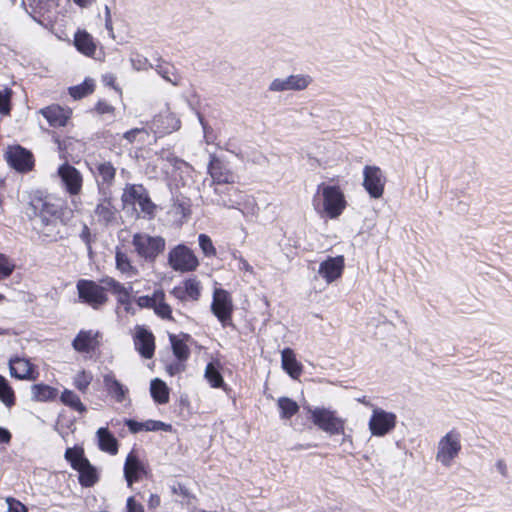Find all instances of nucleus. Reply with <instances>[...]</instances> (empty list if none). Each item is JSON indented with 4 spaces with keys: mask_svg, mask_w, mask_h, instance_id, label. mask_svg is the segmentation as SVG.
<instances>
[{
    "mask_svg": "<svg viewBox=\"0 0 512 512\" xmlns=\"http://www.w3.org/2000/svg\"><path fill=\"white\" fill-rule=\"evenodd\" d=\"M124 208L131 207L135 218L152 220L156 216L157 206L150 198L148 190L142 184H126L121 196Z\"/></svg>",
    "mask_w": 512,
    "mask_h": 512,
    "instance_id": "f257e3e1",
    "label": "nucleus"
},
{
    "mask_svg": "<svg viewBox=\"0 0 512 512\" xmlns=\"http://www.w3.org/2000/svg\"><path fill=\"white\" fill-rule=\"evenodd\" d=\"M346 205L345 196L338 186L324 183L318 185L317 195L313 198V206L318 213L336 219L343 213Z\"/></svg>",
    "mask_w": 512,
    "mask_h": 512,
    "instance_id": "f03ea898",
    "label": "nucleus"
},
{
    "mask_svg": "<svg viewBox=\"0 0 512 512\" xmlns=\"http://www.w3.org/2000/svg\"><path fill=\"white\" fill-rule=\"evenodd\" d=\"M131 244L138 258L150 264H153L166 248V240L162 236H152L146 232L135 233Z\"/></svg>",
    "mask_w": 512,
    "mask_h": 512,
    "instance_id": "7ed1b4c3",
    "label": "nucleus"
},
{
    "mask_svg": "<svg viewBox=\"0 0 512 512\" xmlns=\"http://www.w3.org/2000/svg\"><path fill=\"white\" fill-rule=\"evenodd\" d=\"M312 422L329 435L344 434L345 420L336 415L335 411L326 408L310 410Z\"/></svg>",
    "mask_w": 512,
    "mask_h": 512,
    "instance_id": "20e7f679",
    "label": "nucleus"
},
{
    "mask_svg": "<svg viewBox=\"0 0 512 512\" xmlns=\"http://www.w3.org/2000/svg\"><path fill=\"white\" fill-rule=\"evenodd\" d=\"M168 264L174 271L190 272L196 270L199 261L190 248L178 244L169 251Z\"/></svg>",
    "mask_w": 512,
    "mask_h": 512,
    "instance_id": "39448f33",
    "label": "nucleus"
},
{
    "mask_svg": "<svg viewBox=\"0 0 512 512\" xmlns=\"http://www.w3.org/2000/svg\"><path fill=\"white\" fill-rule=\"evenodd\" d=\"M90 171L95 177L98 194L112 192L111 187L114 185L117 170L111 161L97 160L90 167Z\"/></svg>",
    "mask_w": 512,
    "mask_h": 512,
    "instance_id": "423d86ee",
    "label": "nucleus"
},
{
    "mask_svg": "<svg viewBox=\"0 0 512 512\" xmlns=\"http://www.w3.org/2000/svg\"><path fill=\"white\" fill-rule=\"evenodd\" d=\"M61 214V209L58 205L42 198L32 200L27 208V215L30 218H34V224L50 222L53 218L61 219Z\"/></svg>",
    "mask_w": 512,
    "mask_h": 512,
    "instance_id": "0eeeda50",
    "label": "nucleus"
},
{
    "mask_svg": "<svg viewBox=\"0 0 512 512\" xmlns=\"http://www.w3.org/2000/svg\"><path fill=\"white\" fill-rule=\"evenodd\" d=\"M79 299L97 309L107 301L104 287L92 280L81 279L77 282Z\"/></svg>",
    "mask_w": 512,
    "mask_h": 512,
    "instance_id": "6e6552de",
    "label": "nucleus"
},
{
    "mask_svg": "<svg viewBox=\"0 0 512 512\" xmlns=\"http://www.w3.org/2000/svg\"><path fill=\"white\" fill-rule=\"evenodd\" d=\"M386 177L378 166L366 165L363 168V187L371 198L379 199L384 194Z\"/></svg>",
    "mask_w": 512,
    "mask_h": 512,
    "instance_id": "1a4fd4ad",
    "label": "nucleus"
},
{
    "mask_svg": "<svg viewBox=\"0 0 512 512\" xmlns=\"http://www.w3.org/2000/svg\"><path fill=\"white\" fill-rule=\"evenodd\" d=\"M396 421L397 417L393 412L375 408L368 423L369 430L373 436L382 437L395 428Z\"/></svg>",
    "mask_w": 512,
    "mask_h": 512,
    "instance_id": "9d476101",
    "label": "nucleus"
},
{
    "mask_svg": "<svg viewBox=\"0 0 512 512\" xmlns=\"http://www.w3.org/2000/svg\"><path fill=\"white\" fill-rule=\"evenodd\" d=\"M211 310L223 327L232 325L233 304L230 294L224 289H215Z\"/></svg>",
    "mask_w": 512,
    "mask_h": 512,
    "instance_id": "9b49d317",
    "label": "nucleus"
},
{
    "mask_svg": "<svg viewBox=\"0 0 512 512\" xmlns=\"http://www.w3.org/2000/svg\"><path fill=\"white\" fill-rule=\"evenodd\" d=\"M5 159L18 172H28L34 166L33 154L20 145L9 147L5 153Z\"/></svg>",
    "mask_w": 512,
    "mask_h": 512,
    "instance_id": "f8f14e48",
    "label": "nucleus"
},
{
    "mask_svg": "<svg viewBox=\"0 0 512 512\" xmlns=\"http://www.w3.org/2000/svg\"><path fill=\"white\" fill-rule=\"evenodd\" d=\"M216 198L212 201L217 205L226 207L228 209H239L240 205L244 202L246 197L241 191L235 187L229 186H216L214 188Z\"/></svg>",
    "mask_w": 512,
    "mask_h": 512,
    "instance_id": "ddd939ff",
    "label": "nucleus"
},
{
    "mask_svg": "<svg viewBox=\"0 0 512 512\" xmlns=\"http://www.w3.org/2000/svg\"><path fill=\"white\" fill-rule=\"evenodd\" d=\"M311 82L312 78L308 75H290L284 79H274L269 85V90L272 92L301 91L306 89Z\"/></svg>",
    "mask_w": 512,
    "mask_h": 512,
    "instance_id": "4468645a",
    "label": "nucleus"
},
{
    "mask_svg": "<svg viewBox=\"0 0 512 512\" xmlns=\"http://www.w3.org/2000/svg\"><path fill=\"white\" fill-rule=\"evenodd\" d=\"M58 175L70 195H78L80 193L83 177L78 169L68 163H64L58 168Z\"/></svg>",
    "mask_w": 512,
    "mask_h": 512,
    "instance_id": "2eb2a0df",
    "label": "nucleus"
},
{
    "mask_svg": "<svg viewBox=\"0 0 512 512\" xmlns=\"http://www.w3.org/2000/svg\"><path fill=\"white\" fill-rule=\"evenodd\" d=\"M116 208L112 202V192L99 194V198L94 209L97 221L105 226L110 225L116 218Z\"/></svg>",
    "mask_w": 512,
    "mask_h": 512,
    "instance_id": "dca6fc26",
    "label": "nucleus"
},
{
    "mask_svg": "<svg viewBox=\"0 0 512 512\" xmlns=\"http://www.w3.org/2000/svg\"><path fill=\"white\" fill-rule=\"evenodd\" d=\"M155 338L152 332L143 326H136L134 335V346L140 355L145 359H150L155 351Z\"/></svg>",
    "mask_w": 512,
    "mask_h": 512,
    "instance_id": "f3484780",
    "label": "nucleus"
},
{
    "mask_svg": "<svg viewBox=\"0 0 512 512\" xmlns=\"http://www.w3.org/2000/svg\"><path fill=\"white\" fill-rule=\"evenodd\" d=\"M208 172L212 178L214 184L223 186L225 184H233L235 182L234 173L220 161L218 158L213 156L208 165Z\"/></svg>",
    "mask_w": 512,
    "mask_h": 512,
    "instance_id": "a211bd4d",
    "label": "nucleus"
},
{
    "mask_svg": "<svg viewBox=\"0 0 512 512\" xmlns=\"http://www.w3.org/2000/svg\"><path fill=\"white\" fill-rule=\"evenodd\" d=\"M344 269V257H328L320 263L318 274L325 279L327 283H332L339 278Z\"/></svg>",
    "mask_w": 512,
    "mask_h": 512,
    "instance_id": "6ab92c4d",
    "label": "nucleus"
},
{
    "mask_svg": "<svg viewBox=\"0 0 512 512\" xmlns=\"http://www.w3.org/2000/svg\"><path fill=\"white\" fill-rule=\"evenodd\" d=\"M100 333L93 330H80L72 341V347L79 353H91L99 346Z\"/></svg>",
    "mask_w": 512,
    "mask_h": 512,
    "instance_id": "aec40b11",
    "label": "nucleus"
},
{
    "mask_svg": "<svg viewBox=\"0 0 512 512\" xmlns=\"http://www.w3.org/2000/svg\"><path fill=\"white\" fill-rule=\"evenodd\" d=\"M180 126L181 122L174 114L165 112L153 118L151 129L155 133L164 135L178 130Z\"/></svg>",
    "mask_w": 512,
    "mask_h": 512,
    "instance_id": "412c9836",
    "label": "nucleus"
},
{
    "mask_svg": "<svg viewBox=\"0 0 512 512\" xmlns=\"http://www.w3.org/2000/svg\"><path fill=\"white\" fill-rule=\"evenodd\" d=\"M103 385L108 396L117 403L124 402L129 394L128 387L118 381L112 372L103 375Z\"/></svg>",
    "mask_w": 512,
    "mask_h": 512,
    "instance_id": "4be33fe9",
    "label": "nucleus"
},
{
    "mask_svg": "<svg viewBox=\"0 0 512 512\" xmlns=\"http://www.w3.org/2000/svg\"><path fill=\"white\" fill-rule=\"evenodd\" d=\"M64 227L62 219L53 218L50 222L43 224H34L38 234L46 241L52 242L62 238V228Z\"/></svg>",
    "mask_w": 512,
    "mask_h": 512,
    "instance_id": "5701e85b",
    "label": "nucleus"
},
{
    "mask_svg": "<svg viewBox=\"0 0 512 512\" xmlns=\"http://www.w3.org/2000/svg\"><path fill=\"white\" fill-rule=\"evenodd\" d=\"M10 375L20 380H33V368L31 363L23 358L16 357L9 360Z\"/></svg>",
    "mask_w": 512,
    "mask_h": 512,
    "instance_id": "b1692460",
    "label": "nucleus"
},
{
    "mask_svg": "<svg viewBox=\"0 0 512 512\" xmlns=\"http://www.w3.org/2000/svg\"><path fill=\"white\" fill-rule=\"evenodd\" d=\"M40 113L52 127H63L66 125L69 115L59 105H51L40 110Z\"/></svg>",
    "mask_w": 512,
    "mask_h": 512,
    "instance_id": "393cba45",
    "label": "nucleus"
},
{
    "mask_svg": "<svg viewBox=\"0 0 512 512\" xmlns=\"http://www.w3.org/2000/svg\"><path fill=\"white\" fill-rule=\"evenodd\" d=\"M144 473V466L138 460V458L130 453L125 461L124 465V476L129 487L136 481H138L141 475Z\"/></svg>",
    "mask_w": 512,
    "mask_h": 512,
    "instance_id": "a878e982",
    "label": "nucleus"
},
{
    "mask_svg": "<svg viewBox=\"0 0 512 512\" xmlns=\"http://www.w3.org/2000/svg\"><path fill=\"white\" fill-rule=\"evenodd\" d=\"M282 368L293 379H298L302 373V365L297 361L292 349L285 348L281 352Z\"/></svg>",
    "mask_w": 512,
    "mask_h": 512,
    "instance_id": "bb28decb",
    "label": "nucleus"
},
{
    "mask_svg": "<svg viewBox=\"0 0 512 512\" xmlns=\"http://www.w3.org/2000/svg\"><path fill=\"white\" fill-rule=\"evenodd\" d=\"M74 470L79 473L78 480L83 487H92L98 481L97 470L88 459L82 461Z\"/></svg>",
    "mask_w": 512,
    "mask_h": 512,
    "instance_id": "cd10ccee",
    "label": "nucleus"
},
{
    "mask_svg": "<svg viewBox=\"0 0 512 512\" xmlns=\"http://www.w3.org/2000/svg\"><path fill=\"white\" fill-rule=\"evenodd\" d=\"M101 286L104 287L105 290H110L113 294L117 296L118 302L122 305L128 304L130 300V293L128 288H126L123 284L116 281L114 278L105 277L100 280Z\"/></svg>",
    "mask_w": 512,
    "mask_h": 512,
    "instance_id": "c85d7f7f",
    "label": "nucleus"
},
{
    "mask_svg": "<svg viewBox=\"0 0 512 512\" xmlns=\"http://www.w3.org/2000/svg\"><path fill=\"white\" fill-rule=\"evenodd\" d=\"M100 450L115 455L118 452V441L108 428L101 427L96 432Z\"/></svg>",
    "mask_w": 512,
    "mask_h": 512,
    "instance_id": "c756f323",
    "label": "nucleus"
},
{
    "mask_svg": "<svg viewBox=\"0 0 512 512\" xmlns=\"http://www.w3.org/2000/svg\"><path fill=\"white\" fill-rule=\"evenodd\" d=\"M74 44L78 51L86 56H92L96 51V46L92 36L86 31H78L75 34Z\"/></svg>",
    "mask_w": 512,
    "mask_h": 512,
    "instance_id": "7c9ffc66",
    "label": "nucleus"
},
{
    "mask_svg": "<svg viewBox=\"0 0 512 512\" xmlns=\"http://www.w3.org/2000/svg\"><path fill=\"white\" fill-rule=\"evenodd\" d=\"M154 69L157 74L160 75L165 81L171 83L174 86H178L180 84L181 77L176 72V69L173 65L159 59L158 63L154 66Z\"/></svg>",
    "mask_w": 512,
    "mask_h": 512,
    "instance_id": "2f4dec72",
    "label": "nucleus"
},
{
    "mask_svg": "<svg viewBox=\"0 0 512 512\" xmlns=\"http://www.w3.org/2000/svg\"><path fill=\"white\" fill-rule=\"evenodd\" d=\"M150 393L158 404H166L169 401V389L166 383L158 378L151 381Z\"/></svg>",
    "mask_w": 512,
    "mask_h": 512,
    "instance_id": "473e14b6",
    "label": "nucleus"
},
{
    "mask_svg": "<svg viewBox=\"0 0 512 512\" xmlns=\"http://www.w3.org/2000/svg\"><path fill=\"white\" fill-rule=\"evenodd\" d=\"M32 399L35 401H50L57 397L58 390L46 384H34L31 386Z\"/></svg>",
    "mask_w": 512,
    "mask_h": 512,
    "instance_id": "72a5a7b5",
    "label": "nucleus"
},
{
    "mask_svg": "<svg viewBox=\"0 0 512 512\" xmlns=\"http://www.w3.org/2000/svg\"><path fill=\"white\" fill-rule=\"evenodd\" d=\"M155 314L162 319L172 320V310L166 303L165 293L162 289L155 290V304L153 306Z\"/></svg>",
    "mask_w": 512,
    "mask_h": 512,
    "instance_id": "f704fd0d",
    "label": "nucleus"
},
{
    "mask_svg": "<svg viewBox=\"0 0 512 512\" xmlns=\"http://www.w3.org/2000/svg\"><path fill=\"white\" fill-rule=\"evenodd\" d=\"M116 268L123 274L128 276H136L138 270L132 265L128 255L121 250H117L115 254Z\"/></svg>",
    "mask_w": 512,
    "mask_h": 512,
    "instance_id": "c9c22d12",
    "label": "nucleus"
},
{
    "mask_svg": "<svg viewBox=\"0 0 512 512\" xmlns=\"http://www.w3.org/2000/svg\"><path fill=\"white\" fill-rule=\"evenodd\" d=\"M278 408L280 409V417L282 419H290L298 410V404L288 397H280L277 401Z\"/></svg>",
    "mask_w": 512,
    "mask_h": 512,
    "instance_id": "e433bc0d",
    "label": "nucleus"
},
{
    "mask_svg": "<svg viewBox=\"0 0 512 512\" xmlns=\"http://www.w3.org/2000/svg\"><path fill=\"white\" fill-rule=\"evenodd\" d=\"M93 79L86 78L81 84L69 88V94L74 99H81L94 91Z\"/></svg>",
    "mask_w": 512,
    "mask_h": 512,
    "instance_id": "4c0bfd02",
    "label": "nucleus"
},
{
    "mask_svg": "<svg viewBox=\"0 0 512 512\" xmlns=\"http://www.w3.org/2000/svg\"><path fill=\"white\" fill-rule=\"evenodd\" d=\"M61 401L64 405L78 411L79 413H84L86 411V407L81 402L79 396L71 390L65 389L62 392Z\"/></svg>",
    "mask_w": 512,
    "mask_h": 512,
    "instance_id": "58836bf2",
    "label": "nucleus"
},
{
    "mask_svg": "<svg viewBox=\"0 0 512 512\" xmlns=\"http://www.w3.org/2000/svg\"><path fill=\"white\" fill-rule=\"evenodd\" d=\"M0 401L7 407L15 404V395L7 379L0 375Z\"/></svg>",
    "mask_w": 512,
    "mask_h": 512,
    "instance_id": "ea45409f",
    "label": "nucleus"
},
{
    "mask_svg": "<svg viewBox=\"0 0 512 512\" xmlns=\"http://www.w3.org/2000/svg\"><path fill=\"white\" fill-rule=\"evenodd\" d=\"M169 340L172 346V350L174 355L179 361H185L188 359L190 355V350L188 346L180 339H178L175 335L170 334Z\"/></svg>",
    "mask_w": 512,
    "mask_h": 512,
    "instance_id": "a19ab883",
    "label": "nucleus"
},
{
    "mask_svg": "<svg viewBox=\"0 0 512 512\" xmlns=\"http://www.w3.org/2000/svg\"><path fill=\"white\" fill-rule=\"evenodd\" d=\"M205 378L214 388H219L224 384L221 373L212 363H208L206 366Z\"/></svg>",
    "mask_w": 512,
    "mask_h": 512,
    "instance_id": "79ce46f5",
    "label": "nucleus"
},
{
    "mask_svg": "<svg viewBox=\"0 0 512 512\" xmlns=\"http://www.w3.org/2000/svg\"><path fill=\"white\" fill-rule=\"evenodd\" d=\"M65 459L71 464L72 468L75 469L82 463V461H85L87 458L84 456V451L82 448L73 447L66 449Z\"/></svg>",
    "mask_w": 512,
    "mask_h": 512,
    "instance_id": "37998d69",
    "label": "nucleus"
},
{
    "mask_svg": "<svg viewBox=\"0 0 512 512\" xmlns=\"http://www.w3.org/2000/svg\"><path fill=\"white\" fill-rule=\"evenodd\" d=\"M92 379H93V377L90 372L81 370L75 375L73 384L79 391H81L82 393H85L87 391Z\"/></svg>",
    "mask_w": 512,
    "mask_h": 512,
    "instance_id": "c03bdc74",
    "label": "nucleus"
},
{
    "mask_svg": "<svg viewBox=\"0 0 512 512\" xmlns=\"http://www.w3.org/2000/svg\"><path fill=\"white\" fill-rule=\"evenodd\" d=\"M198 243L201 251L206 257L216 256V248L214 247L211 238L207 234H200L198 236Z\"/></svg>",
    "mask_w": 512,
    "mask_h": 512,
    "instance_id": "a18cd8bd",
    "label": "nucleus"
},
{
    "mask_svg": "<svg viewBox=\"0 0 512 512\" xmlns=\"http://www.w3.org/2000/svg\"><path fill=\"white\" fill-rule=\"evenodd\" d=\"M15 264L5 254L0 253V280L8 278L14 271Z\"/></svg>",
    "mask_w": 512,
    "mask_h": 512,
    "instance_id": "49530a36",
    "label": "nucleus"
},
{
    "mask_svg": "<svg viewBox=\"0 0 512 512\" xmlns=\"http://www.w3.org/2000/svg\"><path fill=\"white\" fill-rule=\"evenodd\" d=\"M184 292H186L187 297L192 300H197L200 296V286L199 282L195 279H188L184 282Z\"/></svg>",
    "mask_w": 512,
    "mask_h": 512,
    "instance_id": "de8ad7c7",
    "label": "nucleus"
},
{
    "mask_svg": "<svg viewBox=\"0 0 512 512\" xmlns=\"http://www.w3.org/2000/svg\"><path fill=\"white\" fill-rule=\"evenodd\" d=\"M132 67L137 70H148L149 68H154V65L151 64L148 59L140 54H135L130 59Z\"/></svg>",
    "mask_w": 512,
    "mask_h": 512,
    "instance_id": "09e8293b",
    "label": "nucleus"
},
{
    "mask_svg": "<svg viewBox=\"0 0 512 512\" xmlns=\"http://www.w3.org/2000/svg\"><path fill=\"white\" fill-rule=\"evenodd\" d=\"M12 91L9 88L0 90V114L8 115L10 113V98Z\"/></svg>",
    "mask_w": 512,
    "mask_h": 512,
    "instance_id": "8fccbe9b",
    "label": "nucleus"
},
{
    "mask_svg": "<svg viewBox=\"0 0 512 512\" xmlns=\"http://www.w3.org/2000/svg\"><path fill=\"white\" fill-rule=\"evenodd\" d=\"M437 460L443 465H448V434L444 435L439 442Z\"/></svg>",
    "mask_w": 512,
    "mask_h": 512,
    "instance_id": "3c124183",
    "label": "nucleus"
},
{
    "mask_svg": "<svg viewBox=\"0 0 512 512\" xmlns=\"http://www.w3.org/2000/svg\"><path fill=\"white\" fill-rule=\"evenodd\" d=\"M172 426L159 420H147L144 422L145 431H170Z\"/></svg>",
    "mask_w": 512,
    "mask_h": 512,
    "instance_id": "603ef678",
    "label": "nucleus"
},
{
    "mask_svg": "<svg viewBox=\"0 0 512 512\" xmlns=\"http://www.w3.org/2000/svg\"><path fill=\"white\" fill-rule=\"evenodd\" d=\"M460 449V434L455 430H450V460L458 454Z\"/></svg>",
    "mask_w": 512,
    "mask_h": 512,
    "instance_id": "864d4df0",
    "label": "nucleus"
},
{
    "mask_svg": "<svg viewBox=\"0 0 512 512\" xmlns=\"http://www.w3.org/2000/svg\"><path fill=\"white\" fill-rule=\"evenodd\" d=\"M136 302L140 308H152L153 309V306L155 304V291L153 292V294L151 296L144 295V296L138 297Z\"/></svg>",
    "mask_w": 512,
    "mask_h": 512,
    "instance_id": "5fc2aeb1",
    "label": "nucleus"
},
{
    "mask_svg": "<svg viewBox=\"0 0 512 512\" xmlns=\"http://www.w3.org/2000/svg\"><path fill=\"white\" fill-rule=\"evenodd\" d=\"M126 512H145V510L143 505L137 502L134 496H130L126 501Z\"/></svg>",
    "mask_w": 512,
    "mask_h": 512,
    "instance_id": "6e6d98bb",
    "label": "nucleus"
},
{
    "mask_svg": "<svg viewBox=\"0 0 512 512\" xmlns=\"http://www.w3.org/2000/svg\"><path fill=\"white\" fill-rule=\"evenodd\" d=\"M7 503L9 512H28L26 506L16 499L8 498Z\"/></svg>",
    "mask_w": 512,
    "mask_h": 512,
    "instance_id": "4d7b16f0",
    "label": "nucleus"
},
{
    "mask_svg": "<svg viewBox=\"0 0 512 512\" xmlns=\"http://www.w3.org/2000/svg\"><path fill=\"white\" fill-rule=\"evenodd\" d=\"M233 258L238 260L239 270L249 272L250 274L254 273L253 267L242 256L238 255L237 252H233Z\"/></svg>",
    "mask_w": 512,
    "mask_h": 512,
    "instance_id": "13d9d810",
    "label": "nucleus"
},
{
    "mask_svg": "<svg viewBox=\"0 0 512 512\" xmlns=\"http://www.w3.org/2000/svg\"><path fill=\"white\" fill-rule=\"evenodd\" d=\"M125 425L128 427L131 433H138L144 430V422H138L133 419H126Z\"/></svg>",
    "mask_w": 512,
    "mask_h": 512,
    "instance_id": "bf43d9fd",
    "label": "nucleus"
},
{
    "mask_svg": "<svg viewBox=\"0 0 512 512\" xmlns=\"http://www.w3.org/2000/svg\"><path fill=\"white\" fill-rule=\"evenodd\" d=\"M95 110L99 114H108V113H112L114 111V107L112 105H110L109 103H107L106 101L100 100L97 102V104L95 106Z\"/></svg>",
    "mask_w": 512,
    "mask_h": 512,
    "instance_id": "052dcab7",
    "label": "nucleus"
},
{
    "mask_svg": "<svg viewBox=\"0 0 512 512\" xmlns=\"http://www.w3.org/2000/svg\"><path fill=\"white\" fill-rule=\"evenodd\" d=\"M142 132H145L144 128H134L125 132L123 138L126 139L129 143H133L136 139V136Z\"/></svg>",
    "mask_w": 512,
    "mask_h": 512,
    "instance_id": "680f3d73",
    "label": "nucleus"
},
{
    "mask_svg": "<svg viewBox=\"0 0 512 512\" xmlns=\"http://www.w3.org/2000/svg\"><path fill=\"white\" fill-rule=\"evenodd\" d=\"M79 237L88 246V248H90L91 233L89 227L86 224H83Z\"/></svg>",
    "mask_w": 512,
    "mask_h": 512,
    "instance_id": "e2e57ef3",
    "label": "nucleus"
},
{
    "mask_svg": "<svg viewBox=\"0 0 512 512\" xmlns=\"http://www.w3.org/2000/svg\"><path fill=\"white\" fill-rule=\"evenodd\" d=\"M161 499L158 494H150L149 499L147 501V505L149 509H156L160 506Z\"/></svg>",
    "mask_w": 512,
    "mask_h": 512,
    "instance_id": "0e129e2a",
    "label": "nucleus"
},
{
    "mask_svg": "<svg viewBox=\"0 0 512 512\" xmlns=\"http://www.w3.org/2000/svg\"><path fill=\"white\" fill-rule=\"evenodd\" d=\"M11 438L12 435L10 431L4 427H0V444H8Z\"/></svg>",
    "mask_w": 512,
    "mask_h": 512,
    "instance_id": "69168bd1",
    "label": "nucleus"
},
{
    "mask_svg": "<svg viewBox=\"0 0 512 512\" xmlns=\"http://www.w3.org/2000/svg\"><path fill=\"white\" fill-rule=\"evenodd\" d=\"M53 140H54V143L57 144L58 150L60 152L67 151V142H69L70 139L61 140L58 136H53Z\"/></svg>",
    "mask_w": 512,
    "mask_h": 512,
    "instance_id": "338daca9",
    "label": "nucleus"
},
{
    "mask_svg": "<svg viewBox=\"0 0 512 512\" xmlns=\"http://www.w3.org/2000/svg\"><path fill=\"white\" fill-rule=\"evenodd\" d=\"M184 290V287H175L173 288V290L171 291V294L179 299V300H184L187 298V295H186V292L183 291Z\"/></svg>",
    "mask_w": 512,
    "mask_h": 512,
    "instance_id": "774afa93",
    "label": "nucleus"
}]
</instances>
